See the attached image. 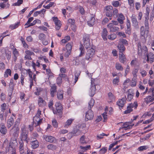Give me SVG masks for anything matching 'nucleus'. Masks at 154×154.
<instances>
[{"mask_svg":"<svg viewBox=\"0 0 154 154\" xmlns=\"http://www.w3.org/2000/svg\"><path fill=\"white\" fill-rule=\"evenodd\" d=\"M145 31L141 32V35L143 37L141 39V41L139 42L137 44L138 51L139 54H141L144 51L145 53L147 51V48L144 45L146 42V39L145 38Z\"/></svg>","mask_w":154,"mask_h":154,"instance_id":"nucleus-1","label":"nucleus"},{"mask_svg":"<svg viewBox=\"0 0 154 154\" xmlns=\"http://www.w3.org/2000/svg\"><path fill=\"white\" fill-rule=\"evenodd\" d=\"M83 41L84 42V46L81 45L79 48V50L80 51V54L79 55V57H81L84 54V47L86 49H88L91 47V44L90 42L89 36L88 35H85L84 36Z\"/></svg>","mask_w":154,"mask_h":154,"instance_id":"nucleus-2","label":"nucleus"},{"mask_svg":"<svg viewBox=\"0 0 154 154\" xmlns=\"http://www.w3.org/2000/svg\"><path fill=\"white\" fill-rule=\"evenodd\" d=\"M28 131L26 130L25 126L23 125L21 128L20 131V138L21 140H24L26 141L27 143H28Z\"/></svg>","mask_w":154,"mask_h":154,"instance_id":"nucleus-3","label":"nucleus"},{"mask_svg":"<svg viewBox=\"0 0 154 154\" xmlns=\"http://www.w3.org/2000/svg\"><path fill=\"white\" fill-rule=\"evenodd\" d=\"M95 52V50L92 48L88 49L87 51L86 55V59L87 60H89L90 59L91 60V58L94 54Z\"/></svg>","mask_w":154,"mask_h":154,"instance_id":"nucleus-4","label":"nucleus"},{"mask_svg":"<svg viewBox=\"0 0 154 154\" xmlns=\"http://www.w3.org/2000/svg\"><path fill=\"white\" fill-rule=\"evenodd\" d=\"M147 52V51L145 53L144 51L142 53H144L145 54L146 53V60L148 63H151L154 62V54L151 52L148 53Z\"/></svg>","mask_w":154,"mask_h":154,"instance_id":"nucleus-5","label":"nucleus"},{"mask_svg":"<svg viewBox=\"0 0 154 154\" xmlns=\"http://www.w3.org/2000/svg\"><path fill=\"white\" fill-rule=\"evenodd\" d=\"M56 110H53L54 114H61L62 112V107L61 104L59 103H56L55 104Z\"/></svg>","mask_w":154,"mask_h":154,"instance_id":"nucleus-6","label":"nucleus"},{"mask_svg":"<svg viewBox=\"0 0 154 154\" xmlns=\"http://www.w3.org/2000/svg\"><path fill=\"white\" fill-rule=\"evenodd\" d=\"M94 117V115L93 111L91 109H89L86 112L85 120L86 121L92 120Z\"/></svg>","mask_w":154,"mask_h":154,"instance_id":"nucleus-7","label":"nucleus"},{"mask_svg":"<svg viewBox=\"0 0 154 154\" xmlns=\"http://www.w3.org/2000/svg\"><path fill=\"white\" fill-rule=\"evenodd\" d=\"M19 128L17 126V125L14 126L11 130L10 133L14 136L17 137L18 136Z\"/></svg>","mask_w":154,"mask_h":154,"instance_id":"nucleus-8","label":"nucleus"},{"mask_svg":"<svg viewBox=\"0 0 154 154\" xmlns=\"http://www.w3.org/2000/svg\"><path fill=\"white\" fill-rule=\"evenodd\" d=\"M42 118L40 119V117H39L36 116L33 118V122L35 124V126L36 127L37 126L39 125L42 122Z\"/></svg>","mask_w":154,"mask_h":154,"instance_id":"nucleus-9","label":"nucleus"},{"mask_svg":"<svg viewBox=\"0 0 154 154\" xmlns=\"http://www.w3.org/2000/svg\"><path fill=\"white\" fill-rule=\"evenodd\" d=\"M51 87V88L50 89L51 95V97H54L57 92V87L55 84L52 85Z\"/></svg>","mask_w":154,"mask_h":154,"instance_id":"nucleus-10","label":"nucleus"},{"mask_svg":"<svg viewBox=\"0 0 154 154\" xmlns=\"http://www.w3.org/2000/svg\"><path fill=\"white\" fill-rule=\"evenodd\" d=\"M131 19L133 26L136 28L138 27V22L137 21L136 16L134 14H133L132 15Z\"/></svg>","mask_w":154,"mask_h":154,"instance_id":"nucleus-11","label":"nucleus"},{"mask_svg":"<svg viewBox=\"0 0 154 154\" xmlns=\"http://www.w3.org/2000/svg\"><path fill=\"white\" fill-rule=\"evenodd\" d=\"M108 27L110 29V31L112 32H115L118 31L119 28L116 26L112 23H110L108 25Z\"/></svg>","mask_w":154,"mask_h":154,"instance_id":"nucleus-12","label":"nucleus"},{"mask_svg":"<svg viewBox=\"0 0 154 154\" xmlns=\"http://www.w3.org/2000/svg\"><path fill=\"white\" fill-rule=\"evenodd\" d=\"M91 91V96H93L95 93V91L96 90V85L93 81L91 80V87L90 88Z\"/></svg>","mask_w":154,"mask_h":154,"instance_id":"nucleus-13","label":"nucleus"},{"mask_svg":"<svg viewBox=\"0 0 154 154\" xmlns=\"http://www.w3.org/2000/svg\"><path fill=\"white\" fill-rule=\"evenodd\" d=\"M127 100L131 101L133 98L134 93V90L132 89H129L128 92Z\"/></svg>","mask_w":154,"mask_h":154,"instance_id":"nucleus-14","label":"nucleus"},{"mask_svg":"<svg viewBox=\"0 0 154 154\" xmlns=\"http://www.w3.org/2000/svg\"><path fill=\"white\" fill-rule=\"evenodd\" d=\"M126 98L125 96V97L122 98L121 99L119 100L117 102V105L119 107H122L126 103Z\"/></svg>","mask_w":154,"mask_h":154,"instance_id":"nucleus-15","label":"nucleus"},{"mask_svg":"<svg viewBox=\"0 0 154 154\" xmlns=\"http://www.w3.org/2000/svg\"><path fill=\"white\" fill-rule=\"evenodd\" d=\"M44 138L45 140L50 143H53L55 140V138L51 136L44 135Z\"/></svg>","mask_w":154,"mask_h":154,"instance_id":"nucleus-16","label":"nucleus"},{"mask_svg":"<svg viewBox=\"0 0 154 154\" xmlns=\"http://www.w3.org/2000/svg\"><path fill=\"white\" fill-rule=\"evenodd\" d=\"M95 21V19L94 15L93 14L91 15L90 19L88 21V25L90 26H93L94 24Z\"/></svg>","mask_w":154,"mask_h":154,"instance_id":"nucleus-17","label":"nucleus"},{"mask_svg":"<svg viewBox=\"0 0 154 154\" xmlns=\"http://www.w3.org/2000/svg\"><path fill=\"white\" fill-rule=\"evenodd\" d=\"M12 54L14 61L15 62L17 60L18 56H19V52L16 48H15L13 49Z\"/></svg>","mask_w":154,"mask_h":154,"instance_id":"nucleus-18","label":"nucleus"},{"mask_svg":"<svg viewBox=\"0 0 154 154\" xmlns=\"http://www.w3.org/2000/svg\"><path fill=\"white\" fill-rule=\"evenodd\" d=\"M144 100L146 103L148 104L154 100V97L151 96H147L145 98Z\"/></svg>","mask_w":154,"mask_h":154,"instance_id":"nucleus-19","label":"nucleus"},{"mask_svg":"<svg viewBox=\"0 0 154 154\" xmlns=\"http://www.w3.org/2000/svg\"><path fill=\"white\" fill-rule=\"evenodd\" d=\"M0 132L2 134L4 135L5 134L7 133V129L4 124L3 123H2L1 125Z\"/></svg>","mask_w":154,"mask_h":154,"instance_id":"nucleus-20","label":"nucleus"},{"mask_svg":"<svg viewBox=\"0 0 154 154\" xmlns=\"http://www.w3.org/2000/svg\"><path fill=\"white\" fill-rule=\"evenodd\" d=\"M118 48L119 51V53H123V52L125 51V48L124 46L119 43L118 45Z\"/></svg>","mask_w":154,"mask_h":154,"instance_id":"nucleus-21","label":"nucleus"},{"mask_svg":"<svg viewBox=\"0 0 154 154\" xmlns=\"http://www.w3.org/2000/svg\"><path fill=\"white\" fill-rule=\"evenodd\" d=\"M108 33L107 31L106 28L103 29L102 33V36L104 41H106L107 40V35Z\"/></svg>","mask_w":154,"mask_h":154,"instance_id":"nucleus-22","label":"nucleus"},{"mask_svg":"<svg viewBox=\"0 0 154 154\" xmlns=\"http://www.w3.org/2000/svg\"><path fill=\"white\" fill-rule=\"evenodd\" d=\"M119 57L120 61L123 63H124L126 61V58L123 53H119Z\"/></svg>","mask_w":154,"mask_h":154,"instance_id":"nucleus-23","label":"nucleus"},{"mask_svg":"<svg viewBox=\"0 0 154 154\" xmlns=\"http://www.w3.org/2000/svg\"><path fill=\"white\" fill-rule=\"evenodd\" d=\"M63 92L62 91H58L57 93V98L60 100H62L63 98Z\"/></svg>","mask_w":154,"mask_h":154,"instance_id":"nucleus-24","label":"nucleus"},{"mask_svg":"<svg viewBox=\"0 0 154 154\" xmlns=\"http://www.w3.org/2000/svg\"><path fill=\"white\" fill-rule=\"evenodd\" d=\"M38 105L41 106H44L46 104L45 101L41 97H39V98L38 100Z\"/></svg>","mask_w":154,"mask_h":154,"instance_id":"nucleus-25","label":"nucleus"},{"mask_svg":"<svg viewBox=\"0 0 154 154\" xmlns=\"http://www.w3.org/2000/svg\"><path fill=\"white\" fill-rule=\"evenodd\" d=\"M149 17H145V19L144 21V24L145 29L147 30V32H148V29H149V24L148 23V20Z\"/></svg>","mask_w":154,"mask_h":154,"instance_id":"nucleus-26","label":"nucleus"},{"mask_svg":"<svg viewBox=\"0 0 154 154\" xmlns=\"http://www.w3.org/2000/svg\"><path fill=\"white\" fill-rule=\"evenodd\" d=\"M14 123V120L13 118L12 117H11L7 121V127L8 128H10L11 126H12L13 123Z\"/></svg>","mask_w":154,"mask_h":154,"instance_id":"nucleus-27","label":"nucleus"},{"mask_svg":"<svg viewBox=\"0 0 154 154\" xmlns=\"http://www.w3.org/2000/svg\"><path fill=\"white\" fill-rule=\"evenodd\" d=\"M31 144L32 148L35 149L38 146V142L37 140H35L32 142Z\"/></svg>","mask_w":154,"mask_h":154,"instance_id":"nucleus-28","label":"nucleus"},{"mask_svg":"<svg viewBox=\"0 0 154 154\" xmlns=\"http://www.w3.org/2000/svg\"><path fill=\"white\" fill-rule=\"evenodd\" d=\"M74 119H69L67 120V121L65 123L64 127L65 128H67L68 126H69L71 125L72 122Z\"/></svg>","mask_w":154,"mask_h":154,"instance_id":"nucleus-29","label":"nucleus"},{"mask_svg":"<svg viewBox=\"0 0 154 154\" xmlns=\"http://www.w3.org/2000/svg\"><path fill=\"white\" fill-rule=\"evenodd\" d=\"M115 67L117 70L119 71H122L123 68L120 63H117L116 64Z\"/></svg>","mask_w":154,"mask_h":154,"instance_id":"nucleus-30","label":"nucleus"},{"mask_svg":"<svg viewBox=\"0 0 154 154\" xmlns=\"http://www.w3.org/2000/svg\"><path fill=\"white\" fill-rule=\"evenodd\" d=\"M47 147L48 149L52 150H55L57 148L56 145L52 144L48 145L47 146Z\"/></svg>","mask_w":154,"mask_h":154,"instance_id":"nucleus-31","label":"nucleus"},{"mask_svg":"<svg viewBox=\"0 0 154 154\" xmlns=\"http://www.w3.org/2000/svg\"><path fill=\"white\" fill-rule=\"evenodd\" d=\"M94 100L93 99H91L88 103V109H91V108L94 104Z\"/></svg>","mask_w":154,"mask_h":154,"instance_id":"nucleus-32","label":"nucleus"},{"mask_svg":"<svg viewBox=\"0 0 154 154\" xmlns=\"http://www.w3.org/2000/svg\"><path fill=\"white\" fill-rule=\"evenodd\" d=\"M119 43L120 44H122L124 46L127 45H128V42L125 39L122 38L119 39Z\"/></svg>","mask_w":154,"mask_h":154,"instance_id":"nucleus-33","label":"nucleus"},{"mask_svg":"<svg viewBox=\"0 0 154 154\" xmlns=\"http://www.w3.org/2000/svg\"><path fill=\"white\" fill-rule=\"evenodd\" d=\"M6 56L8 60H9L11 58V54L10 51H5Z\"/></svg>","mask_w":154,"mask_h":154,"instance_id":"nucleus-34","label":"nucleus"},{"mask_svg":"<svg viewBox=\"0 0 154 154\" xmlns=\"http://www.w3.org/2000/svg\"><path fill=\"white\" fill-rule=\"evenodd\" d=\"M149 148V147L147 146H140L138 148V150L139 151H142L144 150H146Z\"/></svg>","mask_w":154,"mask_h":154,"instance_id":"nucleus-35","label":"nucleus"},{"mask_svg":"<svg viewBox=\"0 0 154 154\" xmlns=\"http://www.w3.org/2000/svg\"><path fill=\"white\" fill-rule=\"evenodd\" d=\"M109 134H106L104 133H102L100 134H98L97 135V139L99 140L103 138V137L104 136H108Z\"/></svg>","mask_w":154,"mask_h":154,"instance_id":"nucleus-36","label":"nucleus"},{"mask_svg":"<svg viewBox=\"0 0 154 154\" xmlns=\"http://www.w3.org/2000/svg\"><path fill=\"white\" fill-rule=\"evenodd\" d=\"M128 106L132 109L134 107V109H135L137 108L138 106V104L137 102H135L133 103H131Z\"/></svg>","mask_w":154,"mask_h":154,"instance_id":"nucleus-37","label":"nucleus"},{"mask_svg":"<svg viewBox=\"0 0 154 154\" xmlns=\"http://www.w3.org/2000/svg\"><path fill=\"white\" fill-rule=\"evenodd\" d=\"M116 37V35L115 34H113L108 36V38L109 39L111 40H113Z\"/></svg>","mask_w":154,"mask_h":154,"instance_id":"nucleus-38","label":"nucleus"},{"mask_svg":"<svg viewBox=\"0 0 154 154\" xmlns=\"http://www.w3.org/2000/svg\"><path fill=\"white\" fill-rule=\"evenodd\" d=\"M118 10L117 9L115 8L113 9L112 11V15H113L114 17L116 18L118 17Z\"/></svg>","mask_w":154,"mask_h":154,"instance_id":"nucleus-39","label":"nucleus"},{"mask_svg":"<svg viewBox=\"0 0 154 154\" xmlns=\"http://www.w3.org/2000/svg\"><path fill=\"white\" fill-rule=\"evenodd\" d=\"M23 0H18L17 2L14 3L13 4V5L15 6H20V5L23 3Z\"/></svg>","mask_w":154,"mask_h":154,"instance_id":"nucleus-40","label":"nucleus"},{"mask_svg":"<svg viewBox=\"0 0 154 154\" xmlns=\"http://www.w3.org/2000/svg\"><path fill=\"white\" fill-rule=\"evenodd\" d=\"M107 149V147H104L101 149L100 151V153L101 154H104L106 152Z\"/></svg>","mask_w":154,"mask_h":154,"instance_id":"nucleus-41","label":"nucleus"},{"mask_svg":"<svg viewBox=\"0 0 154 154\" xmlns=\"http://www.w3.org/2000/svg\"><path fill=\"white\" fill-rule=\"evenodd\" d=\"M85 137L84 136H82L81 137L80 139V142L81 143L83 144H86V143H87L85 140Z\"/></svg>","mask_w":154,"mask_h":154,"instance_id":"nucleus-42","label":"nucleus"},{"mask_svg":"<svg viewBox=\"0 0 154 154\" xmlns=\"http://www.w3.org/2000/svg\"><path fill=\"white\" fill-rule=\"evenodd\" d=\"M54 4V2H50V3L47 6H45L44 5L43 6V7L45 8L48 9L50 8V7H51L53 6Z\"/></svg>","mask_w":154,"mask_h":154,"instance_id":"nucleus-43","label":"nucleus"},{"mask_svg":"<svg viewBox=\"0 0 154 154\" xmlns=\"http://www.w3.org/2000/svg\"><path fill=\"white\" fill-rule=\"evenodd\" d=\"M80 75V72H76L75 73V83L77 81L78 78L79 76Z\"/></svg>","mask_w":154,"mask_h":154,"instance_id":"nucleus-44","label":"nucleus"},{"mask_svg":"<svg viewBox=\"0 0 154 154\" xmlns=\"http://www.w3.org/2000/svg\"><path fill=\"white\" fill-rule=\"evenodd\" d=\"M43 89L41 88H37V92H35V94L37 95H39L41 92L43 91Z\"/></svg>","mask_w":154,"mask_h":154,"instance_id":"nucleus-45","label":"nucleus"},{"mask_svg":"<svg viewBox=\"0 0 154 154\" xmlns=\"http://www.w3.org/2000/svg\"><path fill=\"white\" fill-rule=\"evenodd\" d=\"M19 150H23L24 149V143L23 142V141L22 140H20L19 142Z\"/></svg>","mask_w":154,"mask_h":154,"instance_id":"nucleus-46","label":"nucleus"},{"mask_svg":"<svg viewBox=\"0 0 154 154\" xmlns=\"http://www.w3.org/2000/svg\"><path fill=\"white\" fill-rule=\"evenodd\" d=\"M55 28L57 30H59L61 26V24L60 23V21L57 22L56 23H55Z\"/></svg>","mask_w":154,"mask_h":154,"instance_id":"nucleus-47","label":"nucleus"},{"mask_svg":"<svg viewBox=\"0 0 154 154\" xmlns=\"http://www.w3.org/2000/svg\"><path fill=\"white\" fill-rule=\"evenodd\" d=\"M53 104L54 103L53 100H50L48 106L50 109H52L53 111L54 110L53 107Z\"/></svg>","mask_w":154,"mask_h":154,"instance_id":"nucleus-48","label":"nucleus"},{"mask_svg":"<svg viewBox=\"0 0 154 154\" xmlns=\"http://www.w3.org/2000/svg\"><path fill=\"white\" fill-rule=\"evenodd\" d=\"M133 111L132 109L128 106L127 107V110L124 112L125 114L129 113Z\"/></svg>","mask_w":154,"mask_h":154,"instance_id":"nucleus-49","label":"nucleus"},{"mask_svg":"<svg viewBox=\"0 0 154 154\" xmlns=\"http://www.w3.org/2000/svg\"><path fill=\"white\" fill-rule=\"evenodd\" d=\"M106 15L109 17L112 16V10L106 11Z\"/></svg>","mask_w":154,"mask_h":154,"instance_id":"nucleus-50","label":"nucleus"},{"mask_svg":"<svg viewBox=\"0 0 154 154\" xmlns=\"http://www.w3.org/2000/svg\"><path fill=\"white\" fill-rule=\"evenodd\" d=\"M152 134L150 133L147 134V135H146V136H145V137L141 139V140H142V141H144L148 139L150 137L151 135Z\"/></svg>","mask_w":154,"mask_h":154,"instance_id":"nucleus-51","label":"nucleus"},{"mask_svg":"<svg viewBox=\"0 0 154 154\" xmlns=\"http://www.w3.org/2000/svg\"><path fill=\"white\" fill-rule=\"evenodd\" d=\"M108 96L109 98L111 100H113L115 99V97L111 92H109L108 93Z\"/></svg>","mask_w":154,"mask_h":154,"instance_id":"nucleus-52","label":"nucleus"},{"mask_svg":"<svg viewBox=\"0 0 154 154\" xmlns=\"http://www.w3.org/2000/svg\"><path fill=\"white\" fill-rule=\"evenodd\" d=\"M119 78L114 79L113 80V83L115 85H118V83L119 82Z\"/></svg>","mask_w":154,"mask_h":154,"instance_id":"nucleus-53","label":"nucleus"},{"mask_svg":"<svg viewBox=\"0 0 154 154\" xmlns=\"http://www.w3.org/2000/svg\"><path fill=\"white\" fill-rule=\"evenodd\" d=\"M52 123L54 127L57 128L58 127V123L56 119H53L52 121Z\"/></svg>","mask_w":154,"mask_h":154,"instance_id":"nucleus-54","label":"nucleus"},{"mask_svg":"<svg viewBox=\"0 0 154 154\" xmlns=\"http://www.w3.org/2000/svg\"><path fill=\"white\" fill-rule=\"evenodd\" d=\"M112 5L116 7H118L119 5V2L118 1H114L112 2Z\"/></svg>","mask_w":154,"mask_h":154,"instance_id":"nucleus-55","label":"nucleus"},{"mask_svg":"<svg viewBox=\"0 0 154 154\" xmlns=\"http://www.w3.org/2000/svg\"><path fill=\"white\" fill-rule=\"evenodd\" d=\"M66 49L67 51H71L72 50V46L70 44L68 43L66 45Z\"/></svg>","mask_w":154,"mask_h":154,"instance_id":"nucleus-56","label":"nucleus"},{"mask_svg":"<svg viewBox=\"0 0 154 154\" xmlns=\"http://www.w3.org/2000/svg\"><path fill=\"white\" fill-rule=\"evenodd\" d=\"M91 147L90 145H88L85 146H81L80 148L84 150H87L88 149H90Z\"/></svg>","mask_w":154,"mask_h":154,"instance_id":"nucleus-57","label":"nucleus"},{"mask_svg":"<svg viewBox=\"0 0 154 154\" xmlns=\"http://www.w3.org/2000/svg\"><path fill=\"white\" fill-rule=\"evenodd\" d=\"M27 72L28 73L29 76L30 78L29 79H33L32 75H33V73L31 71L30 69H28L27 70Z\"/></svg>","mask_w":154,"mask_h":154,"instance_id":"nucleus-58","label":"nucleus"},{"mask_svg":"<svg viewBox=\"0 0 154 154\" xmlns=\"http://www.w3.org/2000/svg\"><path fill=\"white\" fill-rule=\"evenodd\" d=\"M5 65L1 61H0V69L3 70L5 69Z\"/></svg>","mask_w":154,"mask_h":154,"instance_id":"nucleus-59","label":"nucleus"},{"mask_svg":"<svg viewBox=\"0 0 154 154\" xmlns=\"http://www.w3.org/2000/svg\"><path fill=\"white\" fill-rule=\"evenodd\" d=\"M136 81L135 80V79H134V78L131 81V85L132 87H134L136 86Z\"/></svg>","mask_w":154,"mask_h":154,"instance_id":"nucleus-60","label":"nucleus"},{"mask_svg":"<svg viewBox=\"0 0 154 154\" xmlns=\"http://www.w3.org/2000/svg\"><path fill=\"white\" fill-rule=\"evenodd\" d=\"M62 82V79L60 77H58L57 79V84L58 85H60Z\"/></svg>","mask_w":154,"mask_h":154,"instance_id":"nucleus-61","label":"nucleus"},{"mask_svg":"<svg viewBox=\"0 0 154 154\" xmlns=\"http://www.w3.org/2000/svg\"><path fill=\"white\" fill-rule=\"evenodd\" d=\"M34 126H35V124L33 122L29 125V129L30 131H32L33 130Z\"/></svg>","mask_w":154,"mask_h":154,"instance_id":"nucleus-62","label":"nucleus"},{"mask_svg":"<svg viewBox=\"0 0 154 154\" xmlns=\"http://www.w3.org/2000/svg\"><path fill=\"white\" fill-rule=\"evenodd\" d=\"M68 22L71 25L75 24V20L74 19H69L68 20Z\"/></svg>","mask_w":154,"mask_h":154,"instance_id":"nucleus-63","label":"nucleus"},{"mask_svg":"<svg viewBox=\"0 0 154 154\" xmlns=\"http://www.w3.org/2000/svg\"><path fill=\"white\" fill-rule=\"evenodd\" d=\"M45 35L43 33H41L39 35V38L40 40L42 41L44 39L45 37Z\"/></svg>","mask_w":154,"mask_h":154,"instance_id":"nucleus-64","label":"nucleus"}]
</instances>
